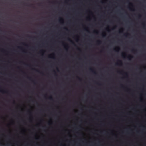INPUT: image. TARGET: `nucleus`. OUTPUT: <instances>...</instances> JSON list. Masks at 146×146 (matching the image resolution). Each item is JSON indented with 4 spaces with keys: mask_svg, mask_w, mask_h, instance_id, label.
Returning <instances> with one entry per match:
<instances>
[{
    "mask_svg": "<svg viewBox=\"0 0 146 146\" xmlns=\"http://www.w3.org/2000/svg\"><path fill=\"white\" fill-rule=\"evenodd\" d=\"M117 61L119 62V63H122V61L121 60H117Z\"/></svg>",
    "mask_w": 146,
    "mask_h": 146,
    "instance_id": "nucleus-7",
    "label": "nucleus"
},
{
    "mask_svg": "<svg viewBox=\"0 0 146 146\" xmlns=\"http://www.w3.org/2000/svg\"><path fill=\"white\" fill-rule=\"evenodd\" d=\"M139 17H141V15H139Z\"/></svg>",
    "mask_w": 146,
    "mask_h": 146,
    "instance_id": "nucleus-13",
    "label": "nucleus"
},
{
    "mask_svg": "<svg viewBox=\"0 0 146 146\" xmlns=\"http://www.w3.org/2000/svg\"><path fill=\"white\" fill-rule=\"evenodd\" d=\"M0 92H2L3 93H7V92L5 91L4 90H0Z\"/></svg>",
    "mask_w": 146,
    "mask_h": 146,
    "instance_id": "nucleus-3",
    "label": "nucleus"
},
{
    "mask_svg": "<svg viewBox=\"0 0 146 146\" xmlns=\"http://www.w3.org/2000/svg\"><path fill=\"white\" fill-rule=\"evenodd\" d=\"M114 50H115V48H114Z\"/></svg>",
    "mask_w": 146,
    "mask_h": 146,
    "instance_id": "nucleus-21",
    "label": "nucleus"
},
{
    "mask_svg": "<svg viewBox=\"0 0 146 146\" xmlns=\"http://www.w3.org/2000/svg\"><path fill=\"white\" fill-rule=\"evenodd\" d=\"M118 48L119 50L120 49V48L119 47H118Z\"/></svg>",
    "mask_w": 146,
    "mask_h": 146,
    "instance_id": "nucleus-16",
    "label": "nucleus"
},
{
    "mask_svg": "<svg viewBox=\"0 0 146 146\" xmlns=\"http://www.w3.org/2000/svg\"><path fill=\"white\" fill-rule=\"evenodd\" d=\"M117 64H118V63H117Z\"/></svg>",
    "mask_w": 146,
    "mask_h": 146,
    "instance_id": "nucleus-22",
    "label": "nucleus"
},
{
    "mask_svg": "<svg viewBox=\"0 0 146 146\" xmlns=\"http://www.w3.org/2000/svg\"><path fill=\"white\" fill-rule=\"evenodd\" d=\"M125 74L126 75H127V73H125Z\"/></svg>",
    "mask_w": 146,
    "mask_h": 146,
    "instance_id": "nucleus-14",
    "label": "nucleus"
},
{
    "mask_svg": "<svg viewBox=\"0 0 146 146\" xmlns=\"http://www.w3.org/2000/svg\"><path fill=\"white\" fill-rule=\"evenodd\" d=\"M132 51L133 52H136V50H135V49H133L132 50Z\"/></svg>",
    "mask_w": 146,
    "mask_h": 146,
    "instance_id": "nucleus-6",
    "label": "nucleus"
},
{
    "mask_svg": "<svg viewBox=\"0 0 146 146\" xmlns=\"http://www.w3.org/2000/svg\"><path fill=\"white\" fill-rule=\"evenodd\" d=\"M36 71L38 72H40V73H41L42 74H43V73L42 72H40L38 70H36Z\"/></svg>",
    "mask_w": 146,
    "mask_h": 146,
    "instance_id": "nucleus-10",
    "label": "nucleus"
},
{
    "mask_svg": "<svg viewBox=\"0 0 146 146\" xmlns=\"http://www.w3.org/2000/svg\"><path fill=\"white\" fill-rule=\"evenodd\" d=\"M97 43L98 44H100L101 43V41L100 40H98V41H97Z\"/></svg>",
    "mask_w": 146,
    "mask_h": 146,
    "instance_id": "nucleus-4",
    "label": "nucleus"
},
{
    "mask_svg": "<svg viewBox=\"0 0 146 146\" xmlns=\"http://www.w3.org/2000/svg\"><path fill=\"white\" fill-rule=\"evenodd\" d=\"M133 56H132L131 55H129V56L128 58L129 60H131V58H133Z\"/></svg>",
    "mask_w": 146,
    "mask_h": 146,
    "instance_id": "nucleus-2",
    "label": "nucleus"
},
{
    "mask_svg": "<svg viewBox=\"0 0 146 146\" xmlns=\"http://www.w3.org/2000/svg\"><path fill=\"white\" fill-rule=\"evenodd\" d=\"M64 29H66V30H68V29H67V28H64Z\"/></svg>",
    "mask_w": 146,
    "mask_h": 146,
    "instance_id": "nucleus-15",
    "label": "nucleus"
},
{
    "mask_svg": "<svg viewBox=\"0 0 146 146\" xmlns=\"http://www.w3.org/2000/svg\"><path fill=\"white\" fill-rule=\"evenodd\" d=\"M122 57L124 58V56L123 54H122Z\"/></svg>",
    "mask_w": 146,
    "mask_h": 146,
    "instance_id": "nucleus-11",
    "label": "nucleus"
},
{
    "mask_svg": "<svg viewBox=\"0 0 146 146\" xmlns=\"http://www.w3.org/2000/svg\"><path fill=\"white\" fill-rule=\"evenodd\" d=\"M49 98L50 100H52V99H53L52 97L51 96H50V97Z\"/></svg>",
    "mask_w": 146,
    "mask_h": 146,
    "instance_id": "nucleus-8",
    "label": "nucleus"
},
{
    "mask_svg": "<svg viewBox=\"0 0 146 146\" xmlns=\"http://www.w3.org/2000/svg\"><path fill=\"white\" fill-rule=\"evenodd\" d=\"M129 35V33H127L126 34H124V35L127 36V35Z\"/></svg>",
    "mask_w": 146,
    "mask_h": 146,
    "instance_id": "nucleus-9",
    "label": "nucleus"
},
{
    "mask_svg": "<svg viewBox=\"0 0 146 146\" xmlns=\"http://www.w3.org/2000/svg\"><path fill=\"white\" fill-rule=\"evenodd\" d=\"M78 49L80 51V50L79 49V48H78Z\"/></svg>",
    "mask_w": 146,
    "mask_h": 146,
    "instance_id": "nucleus-17",
    "label": "nucleus"
},
{
    "mask_svg": "<svg viewBox=\"0 0 146 146\" xmlns=\"http://www.w3.org/2000/svg\"><path fill=\"white\" fill-rule=\"evenodd\" d=\"M130 4L131 5H132V4L131 3H130Z\"/></svg>",
    "mask_w": 146,
    "mask_h": 146,
    "instance_id": "nucleus-18",
    "label": "nucleus"
},
{
    "mask_svg": "<svg viewBox=\"0 0 146 146\" xmlns=\"http://www.w3.org/2000/svg\"><path fill=\"white\" fill-rule=\"evenodd\" d=\"M78 79H79L80 80H81V79H80V78H79V77H78Z\"/></svg>",
    "mask_w": 146,
    "mask_h": 146,
    "instance_id": "nucleus-12",
    "label": "nucleus"
},
{
    "mask_svg": "<svg viewBox=\"0 0 146 146\" xmlns=\"http://www.w3.org/2000/svg\"><path fill=\"white\" fill-rule=\"evenodd\" d=\"M93 73H94L95 74H96V72L94 71V69L92 68H90L89 69Z\"/></svg>",
    "mask_w": 146,
    "mask_h": 146,
    "instance_id": "nucleus-1",
    "label": "nucleus"
},
{
    "mask_svg": "<svg viewBox=\"0 0 146 146\" xmlns=\"http://www.w3.org/2000/svg\"><path fill=\"white\" fill-rule=\"evenodd\" d=\"M143 25L144 26V23H143Z\"/></svg>",
    "mask_w": 146,
    "mask_h": 146,
    "instance_id": "nucleus-19",
    "label": "nucleus"
},
{
    "mask_svg": "<svg viewBox=\"0 0 146 146\" xmlns=\"http://www.w3.org/2000/svg\"><path fill=\"white\" fill-rule=\"evenodd\" d=\"M94 32H96V31H94Z\"/></svg>",
    "mask_w": 146,
    "mask_h": 146,
    "instance_id": "nucleus-20",
    "label": "nucleus"
},
{
    "mask_svg": "<svg viewBox=\"0 0 146 146\" xmlns=\"http://www.w3.org/2000/svg\"><path fill=\"white\" fill-rule=\"evenodd\" d=\"M68 40H69L70 42H71L72 44H75L71 40H70V39H69Z\"/></svg>",
    "mask_w": 146,
    "mask_h": 146,
    "instance_id": "nucleus-5",
    "label": "nucleus"
}]
</instances>
